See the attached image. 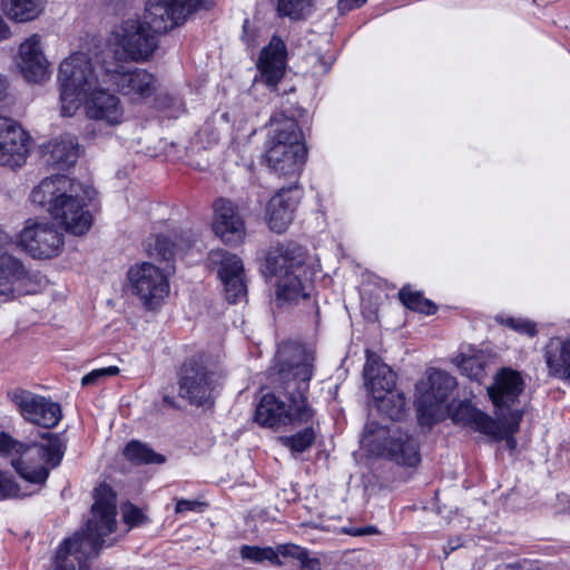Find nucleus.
I'll use <instances>...</instances> for the list:
<instances>
[{
    "instance_id": "nucleus-27",
    "label": "nucleus",
    "mask_w": 570,
    "mask_h": 570,
    "mask_svg": "<svg viewBox=\"0 0 570 570\" xmlns=\"http://www.w3.org/2000/svg\"><path fill=\"white\" fill-rule=\"evenodd\" d=\"M194 242V235L190 232L180 235H157L150 237L146 244V250L150 256L160 257L168 261L178 253L187 252Z\"/></svg>"
},
{
    "instance_id": "nucleus-42",
    "label": "nucleus",
    "mask_w": 570,
    "mask_h": 570,
    "mask_svg": "<svg viewBox=\"0 0 570 570\" xmlns=\"http://www.w3.org/2000/svg\"><path fill=\"white\" fill-rule=\"evenodd\" d=\"M17 492V485L11 476L0 471V497L7 498L14 495Z\"/></svg>"
},
{
    "instance_id": "nucleus-4",
    "label": "nucleus",
    "mask_w": 570,
    "mask_h": 570,
    "mask_svg": "<svg viewBox=\"0 0 570 570\" xmlns=\"http://www.w3.org/2000/svg\"><path fill=\"white\" fill-rule=\"evenodd\" d=\"M45 443L24 444L6 432H0V454L11 458V464L26 481L42 484L50 469L57 468L65 455L66 441L60 434L45 432Z\"/></svg>"
},
{
    "instance_id": "nucleus-46",
    "label": "nucleus",
    "mask_w": 570,
    "mask_h": 570,
    "mask_svg": "<svg viewBox=\"0 0 570 570\" xmlns=\"http://www.w3.org/2000/svg\"><path fill=\"white\" fill-rule=\"evenodd\" d=\"M11 36V31L7 22L0 16V41H4L9 39Z\"/></svg>"
},
{
    "instance_id": "nucleus-47",
    "label": "nucleus",
    "mask_w": 570,
    "mask_h": 570,
    "mask_svg": "<svg viewBox=\"0 0 570 570\" xmlns=\"http://www.w3.org/2000/svg\"><path fill=\"white\" fill-rule=\"evenodd\" d=\"M377 533V530L375 527H365V528H358L355 530L354 535H366V534H373Z\"/></svg>"
},
{
    "instance_id": "nucleus-1",
    "label": "nucleus",
    "mask_w": 570,
    "mask_h": 570,
    "mask_svg": "<svg viewBox=\"0 0 570 570\" xmlns=\"http://www.w3.org/2000/svg\"><path fill=\"white\" fill-rule=\"evenodd\" d=\"M312 354L301 345L284 343L278 346L272 371L279 387L265 394L256 406L255 421L262 426L275 428L289 423H307L314 415L306 393L313 376Z\"/></svg>"
},
{
    "instance_id": "nucleus-8",
    "label": "nucleus",
    "mask_w": 570,
    "mask_h": 570,
    "mask_svg": "<svg viewBox=\"0 0 570 570\" xmlns=\"http://www.w3.org/2000/svg\"><path fill=\"white\" fill-rule=\"evenodd\" d=\"M372 424L365 428L363 443L376 455L385 456L399 465L416 466L421 461L416 440L406 432L395 429L377 428L371 430Z\"/></svg>"
},
{
    "instance_id": "nucleus-41",
    "label": "nucleus",
    "mask_w": 570,
    "mask_h": 570,
    "mask_svg": "<svg viewBox=\"0 0 570 570\" xmlns=\"http://www.w3.org/2000/svg\"><path fill=\"white\" fill-rule=\"evenodd\" d=\"M118 373H119V368L117 366H108V367L97 368V370H94L90 373L86 374L81 379V384L85 386L92 385V384H96L97 382H99L101 379H105L107 376H114V375H117Z\"/></svg>"
},
{
    "instance_id": "nucleus-51",
    "label": "nucleus",
    "mask_w": 570,
    "mask_h": 570,
    "mask_svg": "<svg viewBox=\"0 0 570 570\" xmlns=\"http://www.w3.org/2000/svg\"><path fill=\"white\" fill-rule=\"evenodd\" d=\"M460 546H461V543L459 542V540L456 542H452V541L449 542V548L451 551L458 549Z\"/></svg>"
},
{
    "instance_id": "nucleus-16",
    "label": "nucleus",
    "mask_w": 570,
    "mask_h": 570,
    "mask_svg": "<svg viewBox=\"0 0 570 570\" xmlns=\"http://www.w3.org/2000/svg\"><path fill=\"white\" fill-rule=\"evenodd\" d=\"M208 259L212 265L218 266L217 274L224 285L226 299L233 304L242 302L247 294L242 259L223 249L212 250Z\"/></svg>"
},
{
    "instance_id": "nucleus-48",
    "label": "nucleus",
    "mask_w": 570,
    "mask_h": 570,
    "mask_svg": "<svg viewBox=\"0 0 570 570\" xmlns=\"http://www.w3.org/2000/svg\"><path fill=\"white\" fill-rule=\"evenodd\" d=\"M513 434H514V433H508V432H505V431L503 430V435H502V438L500 439V440H502V439H504V438H505V439H507L508 446H509L510 449H514V446H515V440H514V438H513Z\"/></svg>"
},
{
    "instance_id": "nucleus-36",
    "label": "nucleus",
    "mask_w": 570,
    "mask_h": 570,
    "mask_svg": "<svg viewBox=\"0 0 570 570\" xmlns=\"http://www.w3.org/2000/svg\"><path fill=\"white\" fill-rule=\"evenodd\" d=\"M314 440L315 431L312 426H307L291 436L282 439L284 445L297 453L306 451L313 444Z\"/></svg>"
},
{
    "instance_id": "nucleus-28",
    "label": "nucleus",
    "mask_w": 570,
    "mask_h": 570,
    "mask_svg": "<svg viewBox=\"0 0 570 570\" xmlns=\"http://www.w3.org/2000/svg\"><path fill=\"white\" fill-rule=\"evenodd\" d=\"M308 287L307 271L284 275L278 279L276 285V304L284 306L307 298L309 296Z\"/></svg>"
},
{
    "instance_id": "nucleus-44",
    "label": "nucleus",
    "mask_w": 570,
    "mask_h": 570,
    "mask_svg": "<svg viewBox=\"0 0 570 570\" xmlns=\"http://www.w3.org/2000/svg\"><path fill=\"white\" fill-rule=\"evenodd\" d=\"M204 505H205V503L197 501V500L180 499L176 503L175 511H176V513H184L187 511H197L198 509H200Z\"/></svg>"
},
{
    "instance_id": "nucleus-50",
    "label": "nucleus",
    "mask_w": 570,
    "mask_h": 570,
    "mask_svg": "<svg viewBox=\"0 0 570 570\" xmlns=\"http://www.w3.org/2000/svg\"><path fill=\"white\" fill-rule=\"evenodd\" d=\"M248 23H249V22H248V20L246 19V20L244 21V24H243V29H244V33H245V35L243 36V39H244V41H245L246 43H248V45H249V42L252 41V39H250V37H249V36H247V27H248Z\"/></svg>"
},
{
    "instance_id": "nucleus-23",
    "label": "nucleus",
    "mask_w": 570,
    "mask_h": 570,
    "mask_svg": "<svg viewBox=\"0 0 570 570\" xmlns=\"http://www.w3.org/2000/svg\"><path fill=\"white\" fill-rule=\"evenodd\" d=\"M286 66V46L284 41L274 36L269 43L262 50L257 67L262 80L268 87H276L283 78Z\"/></svg>"
},
{
    "instance_id": "nucleus-43",
    "label": "nucleus",
    "mask_w": 570,
    "mask_h": 570,
    "mask_svg": "<svg viewBox=\"0 0 570 570\" xmlns=\"http://www.w3.org/2000/svg\"><path fill=\"white\" fill-rule=\"evenodd\" d=\"M299 570H322V562L318 558L312 557L307 549H304V556L298 560Z\"/></svg>"
},
{
    "instance_id": "nucleus-12",
    "label": "nucleus",
    "mask_w": 570,
    "mask_h": 570,
    "mask_svg": "<svg viewBox=\"0 0 570 570\" xmlns=\"http://www.w3.org/2000/svg\"><path fill=\"white\" fill-rule=\"evenodd\" d=\"M209 6L208 0H148L144 20L151 31L160 35L181 26L193 12Z\"/></svg>"
},
{
    "instance_id": "nucleus-26",
    "label": "nucleus",
    "mask_w": 570,
    "mask_h": 570,
    "mask_svg": "<svg viewBox=\"0 0 570 570\" xmlns=\"http://www.w3.org/2000/svg\"><path fill=\"white\" fill-rule=\"evenodd\" d=\"M363 373L365 384L373 394V397L394 391L395 373L374 352H366V363Z\"/></svg>"
},
{
    "instance_id": "nucleus-25",
    "label": "nucleus",
    "mask_w": 570,
    "mask_h": 570,
    "mask_svg": "<svg viewBox=\"0 0 570 570\" xmlns=\"http://www.w3.org/2000/svg\"><path fill=\"white\" fill-rule=\"evenodd\" d=\"M452 420L494 440H499L503 435V429L499 421L478 410L470 402H461L453 411Z\"/></svg>"
},
{
    "instance_id": "nucleus-39",
    "label": "nucleus",
    "mask_w": 570,
    "mask_h": 570,
    "mask_svg": "<svg viewBox=\"0 0 570 570\" xmlns=\"http://www.w3.org/2000/svg\"><path fill=\"white\" fill-rule=\"evenodd\" d=\"M121 511L124 522L130 528L142 525L148 521V518L144 514V512L131 503L125 504L121 508Z\"/></svg>"
},
{
    "instance_id": "nucleus-49",
    "label": "nucleus",
    "mask_w": 570,
    "mask_h": 570,
    "mask_svg": "<svg viewBox=\"0 0 570 570\" xmlns=\"http://www.w3.org/2000/svg\"><path fill=\"white\" fill-rule=\"evenodd\" d=\"M7 90V81L6 79L0 75V99L4 96Z\"/></svg>"
},
{
    "instance_id": "nucleus-29",
    "label": "nucleus",
    "mask_w": 570,
    "mask_h": 570,
    "mask_svg": "<svg viewBox=\"0 0 570 570\" xmlns=\"http://www.w3.org/2000/svg\"><path fill=\"white\" fill-rule=\"evenodd\" d=\"M79 145L70 134L61 135L51 145L47 163L60 168L69 167L77 161Z\"/></svg>"
},
{
    "instance_id": "nucleus-6",
    "label": "nucleus",
    "mask_w": 570,
    "mask_h": 570,
    "mask_svg": "<svg viewBox=\"0 0 570 570\" xmlns=\"http://www.w3.org/2000/svg\"><path fill=\"white\" fill-rule=\"evenodd\" d=\"M157 36L145 20L129 18L121 21L114 28L108 40L115 47L112 59L135 62L148 60L158 47Z\"/></svg>"
},
{
    "instance_id": "nucleus-38",
    "label": "nucleus",
    "mask_w": 570,
    "mask_h": 570,
    "mask_svg": "<svg viewBox=\"0 0 570 570\" xmlns=\"http://www.w3.org/2000/svg\"><path fill=\"white\" fill-rule=\"evenodd\" d=\"M459 367L471 380L480 381L483 376V364L475 356L463 357Z\"/></svg>"
},
{
    "instance_id": "nucleus-5",
    "label": "nucleus",
    "mask_w": 570,
    "mask_h": 570,
    "mask_svg": "<svg viewBox=\"0 0 570 570\" xmlns=\"http://www.w3.org/2000/svg\"><path fill=\"white\" fill-rule=\"evenodd\" d=\"M265 146L268 168L278 176L297 179L307 156L297 121L284 112L273 115Z\"/></svg>"
},
{
    "instance_id": "nucleus-31",
    "label": "nucleus",
    "mask_w": 570,
    "mask_h": 570,
    "mask_svg": "<svg viewBox=\"0 0 570 570\" xmlns=\"http://www.w3.org/2000/svg\"><path fill=\"white\" fill-rule=\"evenodd\" d=\"M377 411L391 419L392 421H400L405 414V396L402 392L392 391L386 394L375 395L374 397Z\"/></svg>"
},
{
    "instance_id": "nucleus-45",
    "label": "nucleus",
    "mask_w": 570,
    "mask_h": 570,
    "mask_svg": "<svg viewBox=\"0 0 570 570\" xmlns=\"http://www.w3.org/2000/svg\"><path fill=\"white\" fill-rule=\"evenodd\" d=\"M367 0H338L337 9L342 14L362 7Z\"/></svg>"
},
{
    "instance_id": "nucleus-37",
    "label": "nucleus",
    "mask_w": 570,
    "mask_h": 570,
    "mask_svg": "<svg viewBox=\"0 0 570 570\" xmlns=\"http://www.w3.org/2000/svg\"><path fill=\"white\" fill-rule=\"evenodd\" d=\"M497 321L514 332L529 337H534L538 334L537 324L528 318L499 316Z\"/></svg>"
},
{
    "instance_id": "nucleus-22",
    "label": "nucleus",
    "mask_w": 570,
    "mask_h": 570,
    "mask_svg": "<svg viewBox=\"0 0 570 570\" xmlns=\"http://www.w3.org/2000/svg\"><path fill=\"white\" fill-rule=\"evenodd\" d=\"M548 375L570 384V336L550 337L542 348Z\"/></svg>"
},
{
    "instance_id": "nucleus-7",
    "label": "nucleus",
    "mask_w": 570,
    "mask_h": 570,
    "mask_svg": "<svg viewBox=\"0 0 570 570\" xmlns=\"http://www.w3.org/2000/svg\"><path fill=\"white\" fill-rule=\"evenodd\" d=\"M524 389V382L519 372L512 368H501L494 376V382L488 387V394L495 407V414L502 429L508 433H517L522 420V411L515 407L519 396Z\"/></svg>"
},
{
    "instance_id": "nucleus-24",
    "label": "nucleus",
    "mask_w": 570,
    "mask_h": 570,
    "mask_svg": "<svg viewBox=\"0 0 570 570\" xmlns=\"http://www.w3.org/2000/svg\"><path fill=\"white\" fill-rule=\"evenodd\" d=\"M26 279L21 261L0 247V299L6 302L24 294L21 285Z\"/></svg>"
},
{
    "instance_id": "nucleus-3",
    "label": "nucleus",
    "mask_w": 570,
    "mask_h": 570,
    "mask_svg": "<svg viewBox=\"0 0 570 570\" xmlns=\"http://www.w3.org/2000/svg\"><path fill=\"white\" fill-rule=\"evenodd\" d=\"M89 198L90 189L73 181L67 176L47 177L33 188L30 199L43 207L65 229L73 235L86 234L92 222L90 213L85 209L86 203L79 191Z\"/></svg>"
},
{
    "instance_id": "nucleus-14",
    "label": "nucleus",
    "mask_w": 570,
    "mask_h": 570,
    "mask_svg": "<svg viewBox=\"0 0 570 570\" xmlns=\"http://www.w3.org/2000/svg\"><path fill=\"white\" fill-rule=\"evenodd\" d=\"M132 292L144 305L154 309L169 293V283L163 271L151 263L135 265L128 271Z\"/></svg>"
},
{
    "instance_id": "nucleus-18",
    "label": "nucleus",
    "mask_w": 570,
    "mask_h": 570,
    "mask_svg": "<svg viewBox=\"0 0 570 570\" xmlns=\"http://www.w3.org/2000/svg\"><path fill=\"white\" fill-rule=\"evenodd\" d=\"M29 135L11 118L0 117V166L21 167L29 154Z\"/></svg>"
},
{
    "instance_id": "nucleus-20",
    "label": "nucleus",
    "mask_w": 570,
    "mask_h": 570,
    "mask_svg": "<svg viewBox=\"0 0 570 570\" xmlns=\"http://www.w3.org/2000/svg\"><path fill=\"white\" fill-rule=\"evenodd\" d=\"M213 229L225 244H238L246 235L245 223L233 202L219 198L214 203Z\"/></svg>"
},
{
    "instance_id": "nucleus-35",
    "label": "nucleus",
    "mask_w": 570,
    "mask_h": 570,
    "mask_svg": "<svg viewBox=\"0 0 570 570\" xmlns=\"http://www.w3.org/2000/svg\"><path fill=\"white\" fill-rule=\"evenodd\" d=\"M239 553L242 559L254 563L268 561L272 566H284V562L276 558L274 548L272 547L243 546Z\"/></svg>"
},
{
    "instance_id": "nucleus-19",
    "label": "nucleus",
    "mask_w": 570,
    "mask_h": 570,
    "mask_svg": "<svg viewBox=\"0 0 570 570\" xmlns=\"http://www.w3.org/2000/svg\"><path fill=\"white\" fill-rule=\"evenodd\" d=\"M17 65L28 82H41L49 76L40 35L33 33L20 43Z\"/></svg>"
},
{
    "instance_id": "nucleus-10",
    "label": "nucleus",
    "mask_w": 570,
    "mask_h": 570,
    "mask_svg": "<svg viewBox=\"0 0 570 570\" xmlns=\"http://www.w3.org/2000/svg\"><path fill=\"white\" fill-rule=\"evenodd\" d=\"M455 385V379L440 370L431 371L426 381L416 385L415 405L421 425L431 426L443 416V404Z\"/></svg>"
},
{
    "instance_id": "nucleus-32",
    "label": "nucleus",
    "mask_w": 570,
    "mask_h": 570,
    "mask_svg": "<svg viewBox=\"0 0 570 570\" xmlns=\"http://www.w3.org/2000/svg\"><path fill=\"white\" fill-rule=\"evenodd\" d=\"M279 18L305 20L314 10V0H273Z\"/></svg>"
},
{
    "instance_id": "nucleus-34",
    "label": "nucleus",
    "mask_w": 570,
    "mask_h": 570,
    "mask_svg": "<svg viewBox=\"0 0 570 570\" xmlns=\"http://www.w3.org/2000/svg\"><path fill=\"white\" fill-rule=\"evenodd\" d=\"M399 298L409 309L426 315H432L438 309L436 305L430 299L424 298L421 293L412 292L406 287L399 292Z\"/></svg>"
},
{
    "instance_id": "nucleus-11",
    "label": "nucleus",
    "mask_w": 570,
    "mask_h": 570,
    "mask_svg": "<svg viewBox=\"0 0 570 570\" xmlns=\"http://www.w3.org/2000/svg\"><path fill=\"white\" fill-rule=\"evenodd\" d=\"M217 372L203 358L187 360L179 374V396L196 406L212 402L218 383Z\"/></svg>"
},
{
    "instance_id": "nucleus-33",
    "label": "nucleus",
    "mask_w": 570,
    "mask_h": 570,
    "mask_svg": "<svg viewBox=\"0 0 570 570\" xmlns=\"http://www.w3.org/2000/svg\"><path fill=\"white\" fill-rule=\"evenodd\" d=\"M125 458L135 464H161L165 462V456L154 452L145 443L137 440L130 441L124 449Z\"/></svg>"
},
{
    "instance_id": "nucleus-40",
    "label": "nucleus",
    "mask_w": 570,
    "mask_h": 570,
    "mask_svg": "<svg viewBox=\"0 0 570 570\" xmlns=\"http://www.w3.org/2000/svg\"><path fill=\"white\" fill-rule=\"evenodd\" d=\"M304 549L305 548L299 547L294 543H284V544H277L274 548V552L276 554V558L279 560L292 559V560H296L298 562L301 557L304 556Z\"/></svg>"
},
{
    "instance_id": "nucleus-13",
    "label": "nucleus",
    "mask_w": 570,
    "mask_h": 570,
    "mask_svg": "<svg viewBox=\"0 0 570 570\" xmlns=\"http://www.w3.org/2000/svg\"><path fill=\"white\" fill-rule=\"evenodd\" d=\"M19 245L35 258H52L63 245V234L48 219L30 218L20 232Z\"/></svg>"
},
{
    "instance_id": "nucleus-9",
    "label": "nucleus",
    "mask_w": 570,
    "mask_h": 570,
    "mask_svg": "<svg viewBox=\"0 0 570 570\" xmlns=\"http://www.w3.org/2000/svg\"><path fill=\"white\" fill-rule=\"evenodd\" d=\"M98 65L102 82H109L118 92L129 97L132 101H140L154 95L157 88L155 76L142 68L126 69L120 60H92Z\"/></svg>"
},
{
    "instance_id": "nucleus-17",
    "label": "nucleus",
    "mask_w": 570,
    "mask_h": 570,
    "mask_svg": "<svg viewBox=\"0 0 570 570\" xmlns=\"http://www.w3.org/2000/svg\"><path fill=\"white\" fill-rule=\"evenodd\" d=\"M308 252L305 247L288 242L268 248L264 267L266 272L278 278L307 271Z\"/></svg>"
},
{
    "instance_id": "nucleus-2",
    "label": "nucleus",
    "mask_w": 570,
    "mask_h": 570,
    "mask_svg": "<svg viewBox=\"0 0 570 570\" xmlns=\"http://www.w3.org/2000/svg\"><path fill=\"white\" fill-rule=\"evenodd\" d=\"M58 80L61 114L73 116L83 104L87 118L96 121L86 126V136L94 138L101 135L100 125L111 128L122 122L120 98L101 88L104 82L98 65L87 55L76 52L66 58L60 63Z\"/></svg>"
},
{
    "instance_id": "nucleus-21",
    "label": "nucleus",
    "mask_w": 570,
    "mask_h": 570,
    "mask_svg": "<svg viewBox=\"0 0 570 570\" xmlns=\"http://www.w3.org/2000/svg\"><path fill=\"white\" fill-rule=\"evenodd\" d=\"M299 191L296 186L281 188L267 204L266 217L269 228L283 233L293 220L296 206L299 203Z\"/></svg>"
},
{
    "instance_id": "nucleus-30",
    "label": "nucleus",
    "mask_w": 570,
    "mask_h": 570,
    "mask_svg": "<svg viewBox=\"0 0 570 570\" xmlns=\"http://www.w3.org/2000/svg\"><path fill=\"white\" fill-rule=\"evenodd\" d=\"M45 0H4L3 9L9 19L27 22L36 19L43 10Z\"/></svg>"
},
{
    "instance_id": "nucleus-15",
    "label": "nucleus",
    "mask_w": 570,
    "mask_h": 570,
    "mask_svg": "<svg viewBox=\"0 0 570 570\" xmlns=\"http://www.w3.org/2000/svg\"><path fill=\"white\" fill-rule=\"evenodd\" d=\"M8 396L18 407L21 416L28 422L46 429H52L61 420L60 405L45 396L22 389L10 391Z\"/></svg>"
}]
</instances>
